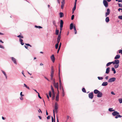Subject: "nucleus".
Returning a JSON list of instances; mask_svg holds the SVG:
<instances>
[{
  "mask_svg": "<svg viewBox=\"0 0 122 122\" xmlns=\"http://www.w3.org/2000/svg\"><path fill=\"white\" fill-rule=\"evenodd\" d=\"M60 64H59V83H60V89H62V87H63L62 86H61V85L62 84V83L61 82V81L60 79Z\"/></svg>",
  "mask_w": 122,
  "mask_h": 122,
  "instance_id": "obj_1",
  "label": "nucleus"
},
{
  "mask_svg": "<svg viewBox=\"0 0 122 122\" xmlns=\"http://www.w3.org/2000/svg\"><path fill=\"white\" fill-rule=\"evenodd\" d=\"M58 104L57 102H56L54 105V110L56 113H57V109L58 108Z\"/></svg>",
  "mask_w": 122,
  "mask_h": 122,
  "instance_id": "obj_2",
  "label": "nucleus"
},
{
  "mask_svg": "<svg viewBox=\"0 0 122 122\" xmlns=\"http://www.w3.org/2000/svg\"><path fill=\"white\" fill-rule=\"evenodd\" d=\"M116 79L115 78L113 77L110 78L108 81L109 82H112L115 81Z\"/></svg>",
  "mask_w": 122,
  "mask_h": 122,
  "instance_id": "obj_3",
  "label": "nucleus"
},
{
  "mask_svg": "<svg viewBox=\"0 0 122 122\" xmlns=\"http://www.w3.org/2000/svg\"><path fill=\"white\" fill-rule=\"evenodd\" d=\"M103 3L106 7H107L108 6V3L106 0H103Z\"/></svg>",
  "mask_w": 122,
  "mask_h": 122,
  "instance_id": "obj_4",
  "label": "nucleus"
},
{
  "mask_svg": "<svg viewBox=\"0 0 122 122\" xmlns=\"http://www.w3.org/2000/svg\"><path fill=\"white\" fill-rule=\"evenodd\" d=\"M113 65L118 64L119 63V61L117 59H115L113 61H112Z\"/></svg>",
  "mask_w": 122,
  "mask_h": 122,
  "instance_id": "obj_5",
  "label": "nucleus"
},
{
  "mask_svg": "<svg viewBox=\"0 0 122 122\" xmlns=\"http://www.w3.org/2000/svg\"><path fill=\"white\" fill-rule=\"evenodd\" d=\"M88 97L89 98L91 99H92L94 97L93 92H92L89 93L88 95Z\"/></svg>",
  "mask_w": 122,
  "mask_h": 122,
  "instance_id": "obj_6",
  "label": "nucleus"
},
{
  "mask_svg": "<svg viewBox=\"0 0 122 122\" xmlns=\"http://www.w3.org/2000/svg\"><path fill=\"white\" fill-rule=\"evenodd\" d=\"M10 58L12 61L14 62V63L16 65L17 64V63L16 59L13 57H11Z\"/></svg>",
  "mask_w": 122,
  "mask_h": 122,
  "instance_id": "obj_7",
  "label": "nucleus"
},
{
  "mask_svg": "<svg viewBox=\"0 0 122 122\" xmlns=\"http://www.w3.org/2000/svg\"><path fill=\"white\" fill-rule=\"evenodd\" d=\"M119 114V113L117 111H114V112L112 113V115L114 116H117V114Z\"/></svg>",
  "mask_w": 122,
  "mask_h": 122,
  "instance_id": "obj_8",
  "label": "nucleus"
},
{
  "mask_svg": "<svg viewBox=\"0 0 122 122\" xmlns=\"http://www.w3.org/2000/svg\"><path fill=\"white\" fill-rule=\"evenodd\" d=\"M51 58L53 62L54 63L55 60V58L54 57V55L53 54L52 55L51 57Z\"/></svg>",
  "mask_w": 122,
  "mask_h": 122,
  "instance_id": "obj_9",
  "label": "nucleus"
},
{
  "mask_svg": "<svg viewBox=\"0 0 122 122\" xmlns=\"http://www.w3.org/2000/svg\"><path fill=\"white\" fill-rule=\"evenodd\" d=\"M102 93L101 92H100V91L97 93V97H101L102 96Z\"/></svg>",
  "mask_w": 122,
  "mask_h": 122,
  "instance_id": "obj_10",
  "label": "nucleus"
},
{
  "mask_svg": "<svg viewBox=\"0 0 122 122\" xmlns=\"http://www.w3.org/2000/svg\"><path fill=\"white\" fill-rule=\"evenodd\" d=\"M53 113L54 114V119H53V117L52 116L51 117V119H52V122H55V115L54 114V110H53Z\"/></svg>",
  "mask_w": 122,
  "mask_h": 122,
  "instance_id": "obj_11",
  "label": "nucleus"
},
{
  "mask_svg": "<svg viewBox=\"0 0 122 122\" xmlns=\"http://www.w3.org/2000/svg\"><path fill=\"white\" fill-rule=\"evenodd\" d=\"M75 26L74 25V24L73 23H71L70 25V30H72L73 28H74Z\"/></svg>",
  "mask_w": 122,
  "mask_h": 122,
  "instance_id": "obj_12",
  "label": "nucleus"
},
{
  "mask_svg": "<svg viewBox=\"0 0 122 122\" xmlns=\"http://www.w3.org/2000/svg\"><path fill=\"white\" fill-rule=\"evenodd\" d=\"M110 68L109 67H107L106 69V73L107 74H108L110 72Z\"/></svg>",
  "mask_w": 122,
  "mask_h": 122,
  "instance_id": "obj_13",
  "label": "nucleus"
},
{
  "mask_svg": "<svg viewBox=\"0 0 122 122\" xmlns=\"http://www.w3.org/2000/svg\"><path fill=\"white\" fill-rule=\"evenodd\" d=\"M54 86L55 87L57 88V89L58 88V82H57L56 83H55L54 84Z\"/></svg>",
  "mask_w": 122,
  "mask_h": 122,
  "instance_id": "obj_14",
  "label": "nucleus"
},
{
  "mask_svg": "<svg viewBox=\"0 0 122 122\" xmlns=\"http://www.w3.org/2000/svg\"><path fill=\"white\" fill-rule=\"evenodd\" d=\"M108 84V83L107 82H104L102 83V86H107Z\"/></svg>",
  "mask_w": 122,
  "mask_h": 122,
  "instance_id": "obj_15",
  "label": "nucleus"
},
{
  "mask_svg": "<svg viewBox=\"0 0 122 122\" xmlns=\"http://www.w3.org/2000/svg\"><path fill=\"white\" fill-rule=\"evenodd\" d=\"M120 57V56L119 55H117L114 57V59H119Z\"/></svg>",
  "mask_w": 122,
  "mask_h": 122,
  "instance_id": "obj_16",
  "label": "nucleus"
},
{
  "mask_svg": "<svg viewBox=\"0 0 122 122\" xmlns=\"http://www.w3.org/2000/svg\"><path fill=\"white\" fill-rule=\"evenodd\" d=\"M19 41L22 45H24V43L23 42V40L20 38H19Z\"/></svg>",
  "mask_w": 122,
  "mask_h": 122,
  "instance_id": "obj_17",
  "label": "nucleus"
},
{
  "mask_svg": "<svg viewBox=\"0 0 122 122\" xmlns=\"http://www.w3.org/2000/svg\"><path fill=\"white\" fill-rule=\"evenodd\" d=\"M61 36H58L57 38V43H58L59 44L60 41V40L61 39Z\"/></svg>",
  "mask_w": 122,
  "mask_h": 122,
  "instance_id": "obj_18",
  "label": "nucleus"
},
{
  "mask_svg": "<svg viewBox=\"0 0 122 122\" xmlns=\"http://www.w3.org/2000/svg\"><path fill=\"white\" fill-rule=\"evenodd\" d=\"M63 20H60V26H63Z\"/></svg>",
  "mask_w": 122,
  "mask_h": 122,
  "instance_id": "obj_19",
  "label": "nucleus"
},
{
  "mask_svg": "<svg viewBox=\"0 0 122 122\" xmlns=\"http://www.w3.org/2000/svg\"><path fill=\"white\" fill-rule=\"evenodd\" d=\"M59 100V95L58 94H57L56 98V101H58Z\"/></svg>",
  "mask_w": 122,
  "mask_h": 122,
  "instance_id": "obj_20",
  "label": "nucleus"
},
{
  "mask_svg": "<svg viewBox=\"0 0 122 122\" xmlns=\"http://www.w3.org/2000/svg\"><path fill=\"white\" fill-rule=\"evenodd\" d=\"M55 97V92H52V100L54 99Z\"/></svg>",
  "mask_w": 122,
  "mask_h": 122,
  "instance_id": "obj_21",
  "label": "nucleus"
},
{
  "mask_svg": "<svg viewBox=\"0 0 122 122\" xmlns=\"http://www.w3.org/2000/svg\"><path fill=\"white\" fill-rule=\"evenodd\" d=\"M99 91L97 89H95L94 91V93L96 94H97Z\"/></svg>",
  "mask_w": 122,
  "mask_h": 122,
  "instance_id": "obj_22",
  "label": "nucleus"
},
{
  "mask_svg": "<svg viewBox=\"0 0 122 122\" xmlns=\"http://www.w3.org/2000/svg\"><path fill=\"white\" fill-rule=\"evenodd\" d=\"M110 9H107V12L106 13L109 15L110 14Z\"/></svg>",
  "mask_w": 122,
  "mask_h": 122,
  "instance_id": "obj_23",
  "label": "nucleus"
},
{
  "mask_svg": "<svg viewBox=\"0 0 122 122\" xmlns=\"http://www.w3.org/2000/svg\"><path fill=\"white\" fill-rule=\"evenodd\" d=\"M122 117V116L120 115L119 114H117V116H116L115 117V118H117L118 117Z\"/></svg>",
  "mask_w": 122,
  "mask_h": 122,
  "instance_id": "obj_24",
  "label": "nucleus"
},
{
  "mask_svg": "<svg viewBox=\"0 0 122 122\" xmlns=\"http://www.w3.org/2000/svg\"><path fill=\"white\" fill-rule=\"evenodd\" d=\"M112 64H113L112 61L109 62L106 65V66H109L110 65Z\"/></svg>",
  "mask_w": 122,
  "mask_h": 122,
  "instance_id": "obj_25",
  "label": "nucleus"
},
{
  "mask_svg": "<svg viewBox=\"0 0 122 122\" xmlns=\"http://www.w3.org/2000/svg\"><path fill=\"white\" fill-rule=\"evenodd\" d=\"M115 110L113 109V108H110L108 109V111L110 112L114 111Z\"/></svg>",
  "mask_w": 122,
  "mask_h": 122,
  "instance_id": "obj_26",
  "label": "nucleus"
},
{
  "mask_svg": "<svg viewBox=\"0 0 122 122\" xmlns=\"http://www.w3.org/2000/svg\"><path fill=\"white\" fill-rule=\"evenodd\" d=\"M105 21L107 23L109 21V17H107L105 19Z\"/></svg>",
  "mask_w": 122,
  "mask_h": 122,
  "instance_id": "obj_27",
  "label": "nucleus"
},
{
  "mask_svg": "<svg viewBox=\"0 0 122 122\" xmlns=\"http://www.w3.org/2000/svg\"><path fill=\"white\" fill-rule=\"evenodd\" d=\"M59 15H60V18H62V17H63L64 15V14H63V13L62 12H60L59 13Z\"/></svg>",
  "mask_w": 122,
  "mask_h": 122,
  "instance_id": "obj_28",
  "label": "nucleus"
},
{
  "mask_svg": "<svg viewBox=\"0 0 122 122\" xmlns=\"http://www.w3.org/2000/svg\"><path fill=\"white\" fill-rule=\"evenodd\" d=\"M112 71H113V73L114 74H115L116 73V71L115 69L113 67H112Z\"/></svg>",
  "mask_w": 122,
  "mask_h": 122,
  "instance_id": "obj_29",
  "label": "nucleus"
},
{
  "mask_svg": "<svg viewBox=\"0 0 122 122\" xmlns=\"http://www.w3.org/2000/svg\"><path fill=\"white\" fill-rule=\"evenodd\" d=\"M59 30L56 29V35H58L59 34Z\"/></svg>",
  "mask_w": 122,
  "mask_h": 122,
  "instance_id": "obj_30",
  "label": "nucleus"
},
{
  "mask_svg": "<svg viewBox=\"0 0 122 122\" xmlns=\"http://www.w3.org/2000/svg\"><path fill=\"white\" fill-rule=\"evenodd\" d=\"M76 4H74V6L72 8V10H73V11H74L75 10L76 8Z\"/></svg>",
  "mask_w": 122,
  "mask_h": 122,
  "instance_id": "obj_31",
  "label": "nucleus"
},
{
  "mask_svg": "<svg viewBox=\"0 0 122 122\" xmlns=\"http://www.w3.org/2000/svg\"><path fill=\"white\" fill-rule=\"evenodd\" d=\"M35 28H38L39 29H41V28H42V27L40 26H37L35 25Z\"/></svg>",
  "mask_w": 122,
  "mask_h": 122,
  "instance_id": "obj_32",
  "label": "nucleus"
},
{
  "mask_svg": "<svg viewBox=\"0 0 122 122\" xmlns=\"http://www.w3.org/2000/svg\"><path fill=\"white\" fill-rule=\"evenodd\" d=\"M61 3H62V5H61V9H63V7L64 6V4L65 3V2H64V3L63 4V3H62V2H61Z\"/></svg>",
  "mask_w": 122,
  "mask_h": 122,
  "instance_id": "obj_33",
  "label": "nucleus"
},
{
  "mask_svg": "<svg viewBox=\"0 0 122 122\" xmlns=\"http://www.w3.org/2000/svg\"><path fill=\"white\" fill-rule=\"evenodd\" d=\"M59 43H57L55 46V48L56 49H57L58 48V47L59 45Z\"/></svg>",
  "mask_w": 122,
  "mask_h": 122,
  "instance_id": "obj_34",
  "label": "nucleus"
},
{
  "mask_svg": "<svg viewBox=\"0 0 122 122\" xmlns=\"http://www.w3.org/2000/svg\"><path fill=\"white\" fill-rule=\"evenodd\" d=\"M73 29L74 30L75 34H76L77 33V31L76 27H74Z\"/></svg>",
  "mask_w": 122,
  "mask_h": 122,
  "instance_id": "obj_35",
  "label": "nucleus"
},
{
  "mask_svg": "<svg viewBox=\"0 0 122 122\" xmlns=\"http://www.w3.org/2000/svg\"><path fill=\"white\" fill-rule=\"evenodd\" d=\"M119 66V64H116L114 66V68H116V69L117 68L118 66Z\"/></svg>",
  "mask_w": 122,
  "mask_h": 122,
  "instance_id": "obj_36",
  "label": "nucleus"
},
{
  "mask_svg": "<svg viewBox=\"0 0 122 122\" xmlns=\"http://www.w3.org/2000/svg\"><path fill=\"white\" fill-rule=\"evenodd\" d=\"M98 79L100 80H102L103 79V78L102 77L98 76L97 77Z\"/></svg>",
  "mask_w": 122,
  "mask_h": 122,
  "instance_id": "obj_37",
  "label": "nucleus"
},
{
  "mask_svg": "<svg viewBox=\"0 0 122 122\" xmlns=\"http://www.w3.org/2000/svg\"><path fill=\"white\" fill-rule=\"evenodd\" d=\"M82 91L84 92V93L86 92V90L84 88H82Z\"/></svg>",
  "mask_w": 122,
  "mask_h": 122,
  "instance_id": "obj_38",
  "label": "nucleus"
},
{
  "mask_svg": "<svg viewBox=\"0 0 122 122\" xmlns=\"http://www.w3.org/2000/svg\"><path fill=\"white\" fill-rule=\"evenodd\" d=\"M51 89L52 90V92H55L52 86V85L51 86Z\"/></svg>",
  "mask_w": 122,
  "mask_h": 122,
  "instance_id": "obj_39",
  "label": "nucleus"
},
{
  "mask_svg": "<svg viewBox=\"0 0 122 122\" xmlns=\"http://www.w3.org/2000/svg\"><path fill=\"white\" fill-rule=\"evenodd\" d=\"M118 101H119L120 103H122V99L120 98L118 99Z\"/></svg>",
  "mask_w": 122,
  "mask_h": 122,
  "instance_id": "obj_40",
  "label": "nucleus"
},
{
  "mask_svg": "<svg viewBox=\"0 0 122 122\" xmlns=\"http://www.w3.org/2000/svg\"><path fill=\"white\" fill-rule=\"evenodd\" d=\"M53 25L56 27V22L54 20H53Z\"/></svg>",
  "mask_w": 122,
  "mask_h": 122,
  "instance_id": "obj_41",
  "label": "nucleus"
},
{
  "mask_svg": "<svg viewBox=\"0 0 122 122\" xmlns=\"http://www.w3.org/2000/svg\"><path fill=\"white\" fill-rule=\"evenodd\" d=\"M17 37H19V38H23V36H22V35H18Z\"/></svg>",
  "mask_w": 122,
  "mask_h": 122,
  "instance_id": "obj_42",
  "label": "nucleus"
},
{
  "mask_svg": "<svg viewBox=\"0 0 122 122\" xmlns=\"http://www.w3.org/2000/svg\"><path fill=\"white\" fill-rule=\"evenodd\" d=\"M118 53H121V54L122 55V49H121V50H119L118 51Z\"/></svg>",
  "mask_w": 122,
  "mask_h": 122,
  "instance_id": "obj_43",
  "label": "nucleus"
},
{
  "mask_svg": "<svg viewBox=\"0 0 122 122\" xmlns=\"http://www.w3.org/2000/svg\"><path fill=\"white\" fill-rule=\"evenodd\" d=\"M118 18L120 20H122V15L118 16Z\"/></svg>",
  "mask_w": 122,
  "mask_h": 122,
  "instance_id": "obj_44",
  "label": "nucleus"
},
{
  "mask_svg": "<svg viewBox=\"0 0 122 122\" xmlns=\"http://www.w3.org/2000/svg\"><path fill=\"white\" fill-rule=\"evenodd\" d=\"M54 71H51V76H53V74H54Z\"/></svg>",
  "mask_w": 122,
  "mask_h": 122,
  "instance_id": "obj_45",
  "label": "nucleus"
},
{
  "mask_svg": "<svg viewBox=\"0 0 122 122\" xmlns=\"http://www.w3.org/2000/svg\"><path fill=\"white\" fill-rule=\"evenodd\" d=\"M1 71L5 76L6 75L5 72L3 71L2 70Z\"/></svg>",
  "mask_w": 122,
  "mask_h": 122,
  "instance_id": "obj_46",
  "label": "nucleus"
},
{
  "mask_svg": "<svg viewBox=\"0 0 122 122\" xmlns=\"http://www.w3.org/2000/svg\"><path fill=\"white\" fill-rule=\"evenodd\" d=\"M118 6L119 7H122V4H121L120 3H118Z\"/></svg>",
  "mask_w": 122,
  "mask_h": 122,
  "instance_id": "obj_47",
  "label": "nucleus"
},
{
  "mask_svg": "<svg viewBox=\"0 0 122 122\" xmlns=\"http://www.w3.org/2000/svg\"><path fill=\"white\" fill-rule=\"evenodd\" d=\"M74 15H72L71 17V19L72 20H73L74 18Z\"/></svg>",
  "mask_w": 122,
  "mask_h": 122,
  "instance_id": "obj_48",
  "label": "nucleus"
},
{
  "mask_svg": "<svg viewBox=\"0 0 122 122\" xmlns=\"http://www.w3.org/2000/svg\"><path fill=\"white\" fill-rule=\"evenodd\" d=\"M51 71H54L53 67L52 66H51Z\"/></svg>",
  "mask_w": 122,
  "mask_h": 122,
  "instance_id": "obj_49",
  "label": "nucleus"
},
{
  "mask_svg": "<svg viewBox=\"0 0 122 122\" xmlns=\"http://www.w3.org/2000/svg\"><path fill=\"white\" fill-rule=\"evenodd\" d=\"M61 31H60L59 32V34L58 36H61Z\"/></svg>",
  "mask_w": 122,
  "mask_h": 122,
  "instance_id": "obj_50",
  "label": "nucleus"
},
{
  "mask_svg": "<svg viewBox=\"0 0 122 122\" xmlns=\"http://www.w3.org/2000/svg\"><path fill=\"white\" fill-rule=\"evenodd\" d=\"M38 97L40 99H41V97L40 96V94H39V93H38Z\"/></svg>",
  "mask_w": 122,
  "mask_h": 122,
  "instance_id": "obj_51",
  "label": "nucleus"
},
{
  "mask_svg": "<svg viewBox=\"0 0 122 122\" xmlns=\"http://www.w3.org/2000/svg\"><path fill=\"white\" fill-rule=\"evenodd\" d=\"M63 27V26H60V31H62V29Z\"/></svg>",
  "mask_w": 122,
  "mask_h": 122,
  "instance_id": "obj_52",
  "label": "nucleus"
},
{
  "mask_svg": "<svg viewBox=\"0 0 122 122\" xmlns=\"http://www.w3.org/2000/svg\"><path fill=\"white\" fill-rule=\"evenodd\" d=\"M0 48L4 49V47L2 45H0Z\"/></svg>",
  "mask_w": 122,
  "mask_h": 122,
  "instance_id": "obj_53",
  "label": "nucleus"
},
{
  "mask_svg": "<svg viewBox=\"0 0 122 122\" xmlns=\"http://www.w3.org/2000/svg\"><path fill=\"white\" fill-rule=\"evenodd\" d=\"M50 117H51V116H48L47 117V119L48 120L50 118Z\"/></svg>",
  "mask_w": 122,
  "mask_h": 122,
  "instance_id": "obj_54",
  "label": "nucleus"
},
{
  "mask_svg": "<svg viewBox=\"0 0 122 122\" xmlns=\"http://www.w3.org/2000/svg\"><path fill=\"white\" fill-rule=\"evenodd\" d=\"M20 95L21 97H22L24 96V95L22 94V92L20 93Z\"/></svg>",
  "mask_w": 122,
  "mask_h": 122,
  "instance_id": "obj_55",
  "label": "nucleus"
},
{
  "mask_svg": "<svg viewBox=\"0 0 122 122\" xmlns=\"http://www.w3.org/2000/svg\"><path fill=\"white\" fill-rule=\"evenodd\" d=\"M111 93L113 95H115V94L114 93V92L113 91L111 92Z\"/></svg>",
  "mask_w": 122,
  "mask_h": 122,
  "instance_id": "obj_56",
  "label": "nucleus"
},
{
  "mask_svg": "<svg viewBox=\"0 0 122 122\" xmlns=\"http://www.w3.org/2000/svg\"><path fill=\"white\" fill-rule=\"evenodd\" d=\"M38 111L39 113H40V112L41 113H42V112L40 109H39V110H38Z\"/></svg>",
  "mask_w": 122,
  "mask_h": 122,
  "instance_id": "obj_57",
  "label": "nucleus"
},
{
  "mask_svg": "<svg viewBox=\"0 0 122 122\" xmlns=\"http://www.w3.org/2000/svg\"><path fill=\"white\" fill-rule=\"evenodd\" d=\"M53 76H51V80H53Z\"/></svg>",
  "mask_w": 122,
  "mask_h": 122,
  "instance_id": "obj_58",
  "label": "nucleus"
},
{
  "mask_svg": "<svg viewBox=\"0 0 122 122\" xmlns=\"http://www.w3.org/2000/svg\"><path fill=\"white\" fill-rule=\"evenodd\" d=\"M20 99L21 100H23V98L22 97H21L20 98Z\"/></svg>",
  "mask_w": 122,
  "mask_h": 122,
  "instance_id": "obj_59",
  "label": "nucleus"
},
{
  "mask_svg": "<svg viewBox=\"0 0 122 122\" xmlns=\"http://www.w3.org/2000/svg\"><path fill=\"white\" fill-rule=\"evenodd\" d=\"M25 44L26 45H27V46H29V45H30V44H29L28 43H25Z\"/></svg>",
  "mask_w": 122,
  "mask_h": 122,
  "instance_id": "obj_60",
  "label": "nucleus"
},
{
  "mask_svg": "<svg viewBox=\"0 0 122 122\" xmlns=\"http://www.w3.org/2000/svg\"><path fill=\"white\" fill-rule=\"evenodd\" d=\"M2 119L3 120H5L6 119V118H5L4 117H2Z\"/></svg>",
  "mask_w": 122,
  "mask_h": 122,
  "instance_id": "obj_61",
  "label": "nucleus"
},
{
  "mask_svg": "<svg viewBox=\"0 0 122 122\" xmlns=\"http://www.w3.org/2000/svg\"><path fill=\"white\" fill-rule=\"evenodd\" d=\"M44 78L47 81H49V80L46 76H44Z\"/></svg>",
  "mask_w": 122,
  "mask_h": 122,
  "instance_id": "obj_62",
  "label": "nucleus"
},
{
  "mask_svg": "<svg viewBox=\"0 0 122 122\" xmlns=\"http://www.w3.org/2000/svg\"><path fill=\"white\" fill-rule=\"evenodd\" d=\"M108 78V76H106L105 77V79H106V80H107Z\"/></svg>",
  "mask_w": 122,
  "mask_h": 122,
  "instance_id": "obj_63",
  "label": "nucleus"
},
{
  "mask_svg": "<svg viewBox=\"0 0 122 122\" xmlns=\"http://www.w3.org/2000/svg\"><path fill=\"white\" fill-rule=\"evenodd\" d=\"M118 2H122V0H118Z\"/></svg>",
  "mask_w": 122,
  "mask_h": 122,
  "instance_id": "obj_64",
  "label": "nucleus"
}]
</instances>
